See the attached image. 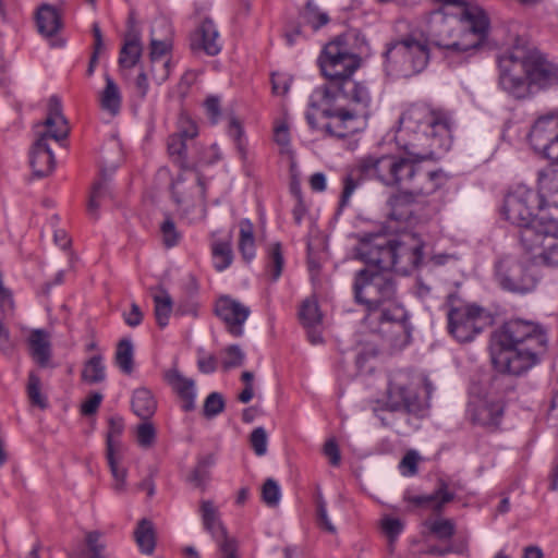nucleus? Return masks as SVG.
Segmentation results:
<instances>
[{
	"label": "nucleus",
	"mask_w": 558,
	"mask_h": 558,
	"mask_svg": "<svg viewBox=\"0 0 558 558\" xmlns=\"http://www.w3.org/2000/svg\"><path fill=\"white\" fill-rule=\"evenodd\" d=\"M451 128L448 112L423 104L412 105L400 117L396 135V143L405 155H366L357 160L356 170L361 177L386 187H413L414 193L429 191L433 182L448 181V177L424 161L434 158L437 149H449Z\"/></svg>",
	"instance_id": "1"
},
{
	"label": "nucleus",
	"mask_w": 558,
	"mask_h": 558,
	"mask_svg": "<svg viewBox=\"0 0 558 558\" xmlns=\"http://www.w3.org/2000/svg\"><path fill=\"white\" fill-rule=\"evenodd\" d=\"M543 202L541 196L524 185L511 190L504 199L501 214L520 228V242L535 263L558 266V219L536 216Z\"/></svg>",
	"instance_id": "2"
},
{
	"label": "nucleus",
	"mask_w": 558,
	"mask_h": 558,
	"mask_svg": "<svg viewBox=\"0 0 558 558\" xmlns=\"http://www.w3.org/2000/svg\"><path fill=\"white\" fill-rule=\"evenodd\" d=\"M544 328L520 318L506 322L495 333L492 361L500 373L521 375L535 366L547 351Z\"/></svg>",
	"instance_id": "3"
},
{
	"label": "nucleus",
	"mask_w": 558,
	"mask_h": 558,
	"mask_svg": "<svg viewBox=\"0 0 558 558\" xmlns=\"http://www.w3.org/2000/svg\"><path fill=\"white\" fill-rule=\"evenodd\" d=\"M499 84L515 98H525L532 87L546 88L558 84V65L545 58L514 47L499 60Z\"/></svg>",
	"instance_id": "4"
},
{
	"label": "nucleus",
	"mask_w": 558,
	"mask_h": 558,
	"mask_svg": "<svg viewBox=\"0 0 558 558\" xmlns=\"http://www.w3.org/2000/svg\"><path fill=\"white\" fill-rule=\"evenodd\" d=\"M423 245L414 235L390 239L375 234L360 242L356 256L365 264L375 265L407 275L415 269L423 258Z\"/></svg>",
	"instance_id": "5"
},
{
	"label": "nucleus",
	"mask_w": 558,
	"mask_h": 558,
	"mask_svg": "<svg viewBox=\"0 0 558 558\" xmlns=\"http://www.w3.org/2000/svg\"><path fill=\"white\" fill-rule=\"evenodd\" d=\"M311 104L322 108L323 116L329 119L322 129L330 136L343 138L362 128L361 119L369 114L371 96L368 90L360 92L359 96H311Z\"/></svg>",
	"instance_id": "6"
},
{
	"label": "nucleus",
	"mask_w": 558,
	"mask_h": 558,
	"mask_svg": "<svg viewBox=\"0 0 558 558\" xmlns=\"http://www.w3.org/2000/svg\"><path fill=\"white\" fill-rule=\"evenodd\" d=\"M319 65L328 83L316 88L312 96L327 97L332 95L359 96L367 87L351 78L360 65V59L344 47L340 39L325 46L319 57Z\"/></svg>",
	"instance_id": "7"
},
{
	"label": "nucleus",
	"mask_w": 558,
	"mask_h": 558,
	"mask_svg": "<svg viewBox=\"0 0 558 558\" xmlns=\"http://www.w3.org/2000/svg\"><path fill=\"white\" fill-rule=\"evenodd\" d=\"M70 129L62 114L61 101L52 96L48 102V114L44 122L34 125L35 141L29 151V165L36 177H46L54 168V156L48 141L60 142L68 137Z\"/></svg>",
	"instance_id": "8"
},
{
	"label": "nucleus",
	"mask_w": 558,
	"mask_h": 558,
	"mask_svg": "<svg viewBox=\"0 0 558 558\" xmlns=\"http://www.w3.org/2000/svg\"><path fill=\"white\" fill-rule=\"evenodd\" d=\"M355 300L368 311H376L385 303L391 302L396 294V283L391 272L375 265L357 271L354 281Z\"/></svg>",
	"instance_id": "9"
},
{
	"label": "nucleus",
	"mask_w": 558,
	"mask_h": 558,
	"mask_svg": "<svg viewBox=\"0 0 558 558\" xmlns=\"http://www.w3.org/2000/svg\"><path fill=\"white\" fill-rule=\"evenodd\" d=\"M428 60L427 45L413 37H405L387 46L385 70L388 75L410 77L422 72Z\"/></svg>",
	"instance_id": "10"
},
{
	"label": "nucleus",
	"mask_w": 558,
	"mask_h": 558,
	"mask_svg": "<svg viewBox=\"0 0 558 558\" xmlns=\"http://www.w3.org/2000/svg\"><path fill=\"white\" fill-rule=\"evenodd\" d=\"M447 307L449 332L460 342L473 340L487 324L488 317L482 307L465 303L454 294L448 296Z\"/></svg>",
	"instance_id": "11"
},
{
	"label": "nucleus",
	"mask_w": 558,
	"mask_h": 558,
	"mask_svg": "<svg viewBox=\"0 0 558 558\" xmlns=\"http://www.w3.org/2000/svg\"><path fill=\"white\" fill-rule=\"evenodd\" d=\"M529 140L535 151L558 165V116L548 114L537 119Z\"/></svg>",
	"instance_id": "12"
},
{
	"label": "nucleus",
	"mask_w": 558,
	"mask_h": 558,
	"mask_svg": "<svg viewBox=\"0 0 558 558\" xmlns=\"http://www.w3.org/2000/svg\"><path fill=\"white\" fill-rule=\"evenodd\" d=\"M109 428L107 433V460L113 477L112 488L121 494L126 490L128 470L120 464L121 448L120 436L124 429L123 420L119 416L109 418Z\"/></svg>",
	"instance_id": "13"
},
{
	"label": "nucleus",
	"mask_w": 558,
	"mask_h": 558,
	"mask_svg": "<svg viewBox=\"0 0 558 558\" xmlns=\"http://www.w3.org/2000/svg\"><path fill=\"white\" fill-rule=\"evenodd\" d=\"M496 277L500 287L511 292L526 293L536 286L535 276L512 257H504L497 263Z\"/></svg>",
	"instance_id": "14"
},
{
	"label": "nucleus",
	"mask_w": 558,
	"mask_h": 558,
	"mask_svg": "<svg viewBox=\"0 0 558 558\" xmlns=\"http://www.w3.org/2000/svg\"><path fill=\"white\" fill-rule=\"evenodd\" d=\"M446 183L447 181L433 182L434 186L424 193H414L413 187L398 189L399 191L392 194L387 201L389 208L388 217L399 222H416L417 218L413 216L411 206L416 203L418 198L435 194Z\"/></svg>",
	"instance_id": "15"
},
{
	"label": "nucleus",
	"mask_w": 558,
	"mask_h": 558,
	"mask_svg": "<svg viewBox=\"0 0 558 558\" xmlns=\"http://www.w3.org/2000/svg\"><path fill=\"white\" fill-rule=\"evenodd\" d=\"M380 330L396 349L405 347L410 341L411 328L408 314L402 306L392 304L383 308L379 316Z\"/></svg>",
	"instance_id": "16"
},
{
	"label": "nucleus",
	"mask_w": 558,
	"mask_h": 558,
	"mask_svg": "<svg viewBox=\"0 0 558 558\" xmlns=\"http://www.w3.org/2000/svg\"><path fill=\"white\" fill-rule=\"evenodd\" d=\"M217 315L225 322L228 331L234 337L243 335V324L251 311L241 302L229 296H222L216 305Z\"/></svg>",
	"instance_id": "17"
},
{
	"label": "nucleus",
	"mask_w": 558,
	"mask_h": 558,
	"mask_svg": "<svg viewBox=\"0 0 558 558\" xmlns=\"http://www.w3.org/2000/svg\"><path fill=\"white\" fill-rule=\"evenodd\" d=\"M456 494L450 484L445 480H438L437 487L432 494L412 495L405 492L403 499L415 507L429 508L435 514H441L445 506L454 500Z\"/></svg>",
	"instance_id": "18"
},
{
	"label": "nucleus",
	"mask_w": 558,
	"mask_h": 558,
	"mask_svg": "<svg viewBox=\"0 0 558 558\" xmlns=\"http://www.w3.org/2000/svg\"><path fill=\"white\" fill-rule=\"evenodd\" d=\"M468 414L475 424L495 427L501 421L504 407L495 399L475 398L469 403Z\"/></svg>",
	"instance_id": "19"
},
{
	"label": "nucleus",
	"mask_w": 558,
	"mask_h": 558,
	"mask_svg": "<svg viewBox=\"0 0 558 558\" xmlns=\"http://www.w3.org/2000/svg\"><path fill=\"white\" fill-rule=\"evenodd\" d=\"M190 47L194 52L203 51L217 56L221 50L219 32L210 19H204L190 36Z\"/></svg>",
	"instance_id": "20"
},
{
	"label": "nucleus",
	"mask_w": 558,
	"mask_h": 558,
	"mask_svg": "<svg viewBox=\"0 0 558 558\" xmlns=\"http://www.w3.org/2000/svg\"><path fill=\"white\" fill-rule=\"evenodd\" d=\"M196 191L202 197L205 194V184L199 173L186 171L177 177L172 182V195L179 206L190 205V198Z\"/></svg>",
	"instance_id": "21"
},
{
	"label": "nucleus",
	"mask_w": 558,
	"mask_h": 558,
	"mask_svg": "<svg viewBox=\"0 0 558 558\" xmlns=\"http://www.w3.org/2000/svg\"><path fill=\"white\" fill-rule=\"evenodd\" d=\"M165 380L168 385L177 392L182 399V409L185 412L193 411L195 409V383L193 379L185 377L179 372L177 367H172L165 372Z\"/></svg>",
	"instance_id": "22"
},
{
	"label": "nucleus",
	"mask_w": 558,
	"mask_h": 558,
	"mask_svg": "<svg viewBox=\"0 0 558 558\" xmlns=\"http://www.w3.org/2000/svg\"><path fill=\"white\" fill-rule=\"evenodd\" d=\"M171 61L170 60H149L148 69H143L136 77L135 85L141 98L147 96L148 76L157 84L165 83L170 75Z\"/></svg>",
	"instance_id": "23"
},
{
	"label": "nucleus",
	"mask_w": 558,
	"mask_h": 558,
	"mask_svg": "<svg viewBox=\"0 0 558 558\" xmlns=\"http://www.w3.org/2000/svg\"><path fill=\"white\" fill-rule=\"evenodd\" d=\"M197 134L198 131L196 124L186 119L180 122L179 131L169 136V155L181 166L185 161L186 141L195 138Z\"/></svg>",
	"instance_id": "24"
},
{
	"label": "nucleus",
	"mask_w": 558,
	"mask_h": 558,
	"mask_svg": "<svg viewBox=\"0 0 558 558\" xmlns=\"http://www.w3.org/2000/svg\"><path fill=\"white\" fill-rule=\"evenodd\" d=\"M35 19L39 34L46 38L53 37L62 28L61 14L50 4L39 5Z\"/></svg>",
	"instance_id": "25"
},
{
	"label": "nucleus",
	"mask_w": 558,
	"mask_h": 558,
	"mask_svg": "<svg viewBox=\"0 0 558 558\" xmlns=\"http://www.w3.org/2000/svg\"><path fill=\"white\" fill-rule=\"evenodd\" d=\"M142 44L140 31L132 27L124 36V44L120 51L119 64L125 69H132L137 64L142 57Z\"/></svg>",
	"instance_id": "26"
},
{
	"label": "nucleus",
	"mask_w": 558,
	"mask_h": 558,
	"mask_svg": "<svg viewBox=\"0 0 558 558\" xmlns=\"http://www.w3.org/2000/svg\"><path fill=\"white\" fill-rule=\"evenodd\" d=\"M31 354L43 367L47 366L51 355L50 335L44 329H34L28 338Z\"/></svg>",
	"instance_id": "27"
},
{
	"label": "nucleus",
	"mask_w": 558,
	"mask_h": 558,
	"mask_svg": "<svg viewBox=\"0 0 558 558\" xmlns=\"http://www.w3.org/2000/svg\"><path fill=\"white\" fill-rule=\"evenodd\" d=\"M106 85L99 94L100 108L110 116H117L121 110L122 95L120 87L108 74L105 75Z\"/></svg>",
	"instance_id": "28"
},
{
	"label": "nucleus",
	"mask_w": 558,
	"mask_h": 558,
	"mask_svg": "<svg viewBox=\"0 0 558 558\" xmlns=\"http://www.w3.org/2000/svg\"><path fill=\"white\" fill-rule=\"evenodd\" d=\"M199 511L204 530L211 535L213 539L228 532L220 520L218 508L211 500H202Z\"/></svg>",
	"instance_id": "29"
},
{
	"label": "nucleus",
	"mask_w": 558,
	"mask_h": 558,
	"mask_svg": "<svg viewBox=\"0 0 558 558\" xmlns=\"http://www.w3.org/2000/svg\"><path fill=\"white\" fill-rule=\"evenodd\" d=\"M151 296L155 303V317L158 326L165 328L172 313L173 302L169 292L162 287L158 286L151 288Z\"/></svg>",
	"instance_id": "30"
},
{
	"label": "nucleus",
	"mask_w": 558,
	"mask_h": 558,
	"mask_svg": "<svg viewBox=\"0 0 558 558\" xmlns=\"http://www.w3.org/2000/svg\"><path fill=\"white\" fill-rule=\"evenodd\" d=\"M133 412L143 421L150 420L157 410V401L147 388H138L132 397Z\"/></svg>",
	"instance_id": "31"
},
{
	"label": "nucleus",
	"mask_w": 558,
	"mask_h": 558,
	"mask_svg": "<svg viewBox=\"0 0 558 558\" xmlns=\"http://www.w3.org/2000/svg\"><path fill=\"white\" fill-rule=\"evenodd\" d=\"M134 538L143 554L151 555L156 546V531L153 522L145 518L140 520L134 530Z\"/></svg>",
	"instance_id": "32"
},
{
	"label": "nucleus",
	"mask_w": 558,
	"mask_h": 558,
	"mask_svg": "<svg viewBox=\"0 0 558 558\" xmlns=\"http://www.w3.org/2000/svg\"><path fill=\"white\" fill-rule=\"evenodd\" d=\"M81 378L89 385L102 383L106 379V366L100 354L93 355L84 363Z\"/></svg>",
	"instance_id": "33"
},
{
	"label": "nucleus",
	"mask_w": 558,
	"mask_h": 558,
	"mask_svg": "<svg viewBox=\"0 0 558 558\" xmlns=\"http://www.w3.org/2000/svg\"><path fill=\"white\" fill-rule=\"evenodd\" d=\"M435 519L425 521L424 525L438 539H450L456 534V523L452 519L436 514Z\"/></svg>",
	"instance_id": "34"
},
{
	"label": "nucleus",
	"mask_w": 558,
	"mask_h": 558,
	"mask_svg": "<svg viewBox=\"0 0 558 558\" xmlns=\"http://www.w3.org/2000/svg\"><path fill=\"white\" fill-rule=\"evenodd\" d=\"M134 347L130 339L124 338L118 342L116 350V364L125 374L133 372Z\"/></svg>",
	"instance_id": "35"
},
{
	"label": "nucleus",
	"mask_w": 558,
	"mask_h": 558,
	"mask_svg": "<svg viewBox=\"0 0 558 558\" xmlns=\"http://www.w3.org/2000/svg\"><path fill=\"white\" fill-rule=\"evenodd\" d=\"M214 267L218 271L227 269L233 260V253L229 241H216L211 245Z\"/></svg>",
	"instance_id": "36"
},
{
	"label": "nucleus",
	"mask_w": 558,
	"mask_h": 558,
	"mask_svg": "<svg viewBox=\"0 0 558 558\" xmlns=\"http://www.w3.org/2000/svg\"><path fill=\"white\" fill-rule=\"evenodd\" d=\"M239 250L246 260H251L255 255L253 225L247 219L240 222Z\"/></svg>",
	"instance_id": "37"
},
{
	"label": "nucleus",
	"mask_w": 558,
	"mask_h": 558,
	"mask_svg": "<svg viewBox=\"0 0 558 558\" xmlns=\"http://www.w3.org/2000/svg\"><path fill=\"white\" fill-rule=\"evenodd\" d=\"M299 317L305 328L318 327L322 323V314L314 299H306L299 311Z\"/></svg>",
	"instance_id": "38"
},
{
	"label": "nucleus",
	"mask_w": 558,
	"mask_h": 558,
	"mask_svg": "<svg viewBox=\"0 0 558 558\" xmlns=\"http://www.w3.org/2000/svg\"><path fill=\"white\" fill-rule=\"evenodd\" d=\"M541 198L558 194V171L546 169L538 175V193Z\"/></svg>",
	"instance_id": "39"
},
{
	"label": "nucleus",
	"mask_w": 558,
	"mask_h": 558,
	"mask_svg": "<svg viewBox=\"0 0 558 558\" xmlns=\"http://www.w3.org/2000/svg\"><path fill=\"white\" fill-rule=\"evenodd\" d=\"M86 558H107L106 543L102 541V533L99 531H90L85 535Z\"/></svg>",
	"instance_id": "40"
},
{
	"label": "nucleus",
	"mask_w": 558,
	"mask_h": 558,
	"mask_svg": "<svg viewBox=\"0 0 558 558\" xmlns=\"http://www.w3.org/2000/svg\"><path fill=\"white\" fill-rule=\"evenodd\" d=\"M219 558H241L239 554V543L235 537L228 532L214 538Z\"/></svg>",
	"instance_id": "41"
},
{
	"label": "nucleus",
	"mask_w": 558,
	"mask_h": 558,
	"mask_svg": "<svg viewBox=\"0 0 558 558\" xmlns=\"http://www.w3.org/2000/svg\"><path fill=\"white\" fill-rule=\"evenodd\" d=\"M26 390L28 399L33 405L40 409H46L48 407L47 398L41 392L40 378L35 373H29Z\"/></svg>",
	"instance_id": "42"
},
{
	"label": "nucleus",
	"mask_w": 558,
	"mask_h": 558,
	"mask_svg": "<svg viewBox=\"0 0 558 558\" xmlns=\"http://www.w3.org/2000/svg\"><path fill=\"white\" fill-rule=\"evenodd\" d=\"M268 268L270 272L271 280L276 281L282 272L283 268V256L281 251V244L276 242L272 243L268 251Z\"/></svg>",
	"instance_id": "43"
},
{
	"label": "nucleus",
	"mask_w": 558,
	"mask_h": 558,
	"mask_svg": "<svg viewBox=\"0 0 558 558\" xmlns=\"http://www.w3.org/2000/svg\"><path fill=\"white\" fill-rule=\"evenodd\" d=\"M109 195L110 191L108 184L105 181H100L94 184L87 205L88 214L92 217H98L97 210L99 208L100 201Z\"/></svg>",
	"instance_id": "44"
},
{
	"label": "nucleus",
	"mask_w": 558,
	"mask_h": 558,
	"mask_svg": "<svg viewBox=\"0 0 558 558\" xmlns=\"http://www.w3.org/2000/svg\"><path fill=\"white\" fill-rule=\"evenodd\" d=\"M171 41L169 39L156 38L154 32L150 34L149 60H170Z\"/></svg>",
	"instance_id": "45"
},
{
	"label": "nucleus",
	"mask_w": 558,
	"mask_h": 558,
	"mask_svg": "<svg viewBox=\"0 0 558 558\" xmlns=\"http://www.w3.org/2000/svg\"><path fill=\"white\" fill-rule=\"evenodd\" d=\"M211 463V458H204L199 460L195 469L191 472L189 482L195 487L204 488L207 481L209 480L208 468Z\"/></svg>",
	"instance_id": "46"
},
{
	"label": "nucleus",
	"mask_w": 558,
	"mask_h": 558,
	"mask_svg": "<svg viewBox=\"0 0 558 558\" xmlns=\"http://www.w3.org/2000/svg\"><path fill=\"white\" fill-rule=\"evenodd\" d=\"M281 497L280 487L274 478H267L262 488V499L268 507H277Z\"/></svg>",
	"instance_id": "47"
},
{
	"label": "nucleus",
	"mask_w": 558,
	"mask_h": 558,
	"mask_svg": "<svg viewBox=\"0 0 558 558\" xmlns=\"http://www.w3.org/2000/svg\"><path fill=\"white\" fill-rule=\"evenodd\" d=\"M303 17L305 22L313 27V29H318L329 22L327 13L319 12L312 2H307L303 12Z\"/></svg>",
	"instance_id": "48"
},
{
	"label": "nucleus",
	"mask_w": 558,
	"mask_h": 558,
	"mask_svg": "<svg viewBox=\"0 0 558 558\" xmlns=\"http://www.w3.org/2000/svg\"><path fill=\"white\" fill-rule=\"evenodd\" d=\"M225 410V400L221 393L211 392L204 402L203 413L206 417L211 418Z\"/></svg>",
	"instance_id": "49"
},
{
	"label": "nucleus",
	"mask_w": 558,
	"mask_h": 558,
	"mask_svg": "<svg viewBox=\"0 0 558 558\" xmlns=\"http://www.w3.org/2000/svg\"><path fill=\"white\" fill-rule=\"evenodd\" d=\"M156 438V429L149 420L143 421L136 428V439L141 447L149 448Z\"/></svg>",
	"instance_id": "50"
},
{
	"label": "nucleus",
	"mask_w": 558,
	"mask_h": 558,
	"mask_svg": "<svg viewBox=\"0 0 558 558\" xmlns=\"http://www.w3.org/2000/svg\"><path fill=\"white\" fill-rule=\"evenodd\" d=\"M160 231L162 235V242L167 247L175 246L180 239L181 234L177 230L174 222L171 218L167 217L160 226Z\"/></svg>",
	"instance_id": "51"
},
{
	"label": "nucleus",
	"mask_w": 558,
	"mask_h": 558,
	"mask_svg": "<svg viewBox=\"0 0 558 558\" xmlns=\"http://www.w3.org/2000/svg\"><path fill=\"white\" fill-rule=\"evenodd\" d=\"M245 360V354L241 350V348L236 344L229 345L225 350V357L222 361V366L225 369H230L233 367H239L243 364Z\"/></svg>",
	"instance_id": "52"
},
{
	"label": "nucleus",
	"mask_w": 558,
	"mask_h": 558,
	"mask_svg": "<svg viewBox=\"0 0 558 558\" xmlns=\"http://www.w3.org/2000/svg\"><path fill=\"white\" fill-rule=\"evenodd\" d=\"M250 442H251V446H252L254 452L257 456L260 457V456L266 454L268 437H267L266 430L263 427H256L252 432V434L250 436Z\"/></svg>",
	"instance_id": "53"
},
{
	"label": "nucleus",
	"mask_w": 558,
	"mask_h": 558,
	"mask_svg": "<svg viewBox=\"0 0 558 558\" xmlns=\"http://www.w3.org/2000/svg\"><path fill=\"white\" fill-rule=\"evenodd\" d=\"M229 134L234 140L236 148L242 159L246 158V151L242 141V126L235 118H231L229 122Z\"/></svg>",
	"instance_id": "54"
},
{
	"label": "nucleus",
	"mask_w": 558,
	"mask_h": 558,
	"mask_svg": "<svg viewBox=\"0 0 558 558\" xmlns=\"http://www.w3.org/2000/svg\"><path fill=\"white\" fill-rule=\"evenodd\" d=\"M291 77L287 74L274 73L271 75L272 94L283 96L289 92Z\"/></svg>",
	"instance_id": "55"
},
{
	"label": "nucleus",
	"mask_w": 558,
	"mask_h": 558,
	"mask_svg": "<svg viewBox=\"0 0 558 558\" xmlns=\"http://www.w3.org/2000/svg\"><path fill=\"white\" fill-rule=\"evenodd\" d=\"M418 456L415 451H409L400 462V469L403 475H415L417 473Z\"/></svg>",
	"instance_id": "56"
},
{
	"label": "nucleus",
	"mask_w": 558,
	"mask_h": 558,
	"mask_svg": "<svg viewBox=\"0 0 558 558\" xmlns=\"http://www.w3.org/2000/svg\"><path fill=\"white\" fill-rule=\"evenodd\" d=\"M381 529L390 538V542H393L396 537L402 532L403 524L399 519L385 518L381 521Z\"/></svg>",
	"instance_id": "57"
},
{
	"label": "nucleus",
	"mask_w": 558,
	"mask_h": 558,
	"mask_svg": "<svg viewBox=\"0 0 558 558\" xmlns=\"http://www.w3.org/2000/svg\"><path fill=\"white\" fill-rule=\"evenodd\" d=\"M466 551V545H461L459 547L453 546H446V547H439L436 545L429 546L424 553L427 555L444 557L448 554L454 553V554H464Z\"/></svg>",
	"instance_id": "58"
},
{
	"label": "nucleus",
	"mask_w": 558,
	"mask_h": 558,
	"mask_svg": "<svg viewBox=\"0 0 558 558\" xmlns=\"http://www.w3.org/2000/svg\"><path fill=\"white\" fill-rule=\"evenodd\" d=\"M275 141L281 146L282 151H289L290 134L288 126L281 123L275 128Z\"/></svg>",
	"instance_id": "59"
},
{
	"label": "nucleus",
	"mask_w": 558,
	"mask_h": 558,
	"mask_svg": "<svg viewBox=\"0 0 558 558\" xmlns=\"http://www.w3.org/2000/svg\"><path fill=\"white\" fill-rule=\"evenodd\" d=\"M102 396L99 392L92 393L83 403L81 411L84 415L94 414L100 405Z\"/></svg>",
	"instance_id": "60"
},
{
	"label": "nucleus",
	"mask_w": 558,
	"mask_h": 558,
	"mask_svg": "<svg viewBox=\"0 0 558 558\" xmlns=\"http://www.w3.org/2000/svg\"><path fill=\"white\" fill-rule=\"evenodd\" d=\"M357 186V182L351 175L345 177L343 182V191L340 197L339 208L342 209L349 204L350 197Z\"/></svg>",
	"instance_id": "61"
},
{
	"label": "nucleus",
	"mask_w": 558,
	"mask_h": 558,
	"mask_svg": "<svg viewBox=\"0 0 558 558\" xmlns=\"http://www.w3.org/2000/svg\"><path fill=\"white\" fill-rule=\"evenodd\" d=\"M0 311L4 316H11L14 312V300L9 289L0 292Z\"/></svg>",
	"instance_id": "62"
},
{
	"label": "nucleus",
	"mask_w": 558,
	"mask_h": 558,
	"mask_svg": "<svg viewBox=\"0 0 558 558\" xmlns=\"http://www.w3.org/2000/svg\"><path fill=\"white\" fill-rule=\"evenodd\" d=\"M324 453L332 465H338L340 463V451L337 442L333 439L326 441L324 446Z\"/></svg>",
	"instance_id": "63"
},
{
	"label": "nucleus",
	"mask_w": 558,
	"mask_h": 558,
	"mask_svg": "<svg viewBox=\"0 0 558 558\" xmlns=\"http://www.w3.org/2000/svg\"><path fill=\"white\" fill-rule=\"evenodd\" d=\"M205 108L207 114L211 118L213 122H216L220 116V101L218 97L209 96L205 100Z\"/></svg>",
	"instance_id": "64"
}]
</instances>
